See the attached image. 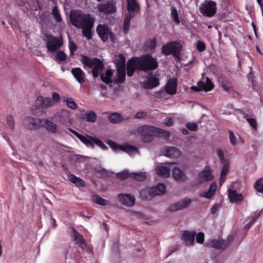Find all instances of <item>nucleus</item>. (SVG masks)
<instances>
[{"mask_svg":"<svg viewBox=\"0 0 263 263\" xmlns=\"http://www.w3.org/2000/svg\"><path fill=\"white\" fill-rule=\"evenodd\" d=\"M80 56V61L84 65V67L93 68L91 70L88 71V73H91L94 78H98L100 75L102 81L106 84H109L114 82V80L111 79L113 74L112 70L107 69L104 76L103 73L104 65L101 60L97 58H90L84 54H81Z\"/></svg>","mask_w":263,"mask_h":263,"instance_id":"f257e3e1","label":"nucleus"},{"mask_svg":"<svg viewBox=\"0 0 263 263\" xmlns=\"http://www.w3.org/2000/svg\"><path fill=\"white\" fill-rule=\"evenodd\" d=\"M93 17L90 14H85L79 9L71 10L69 12V20L71 24L77 28H82L87 21H90Z\"/></svg>","mask_w":263,"mask_h":263,"instance_id":"f03ea898","label":"nucleus"},{"mask_svg":"<svg viewBox=\"0 0 263 263\" xmlns=\"http://www.w3.org/2000/svg\"><path fill=\"white\" fill-rule=\"evenodd\" d=\"M165 185L164 183H159L157 185L146 187L140 192V196L144 200H151L156 196L163 195L165 192Z\"/></svg>","mask_w":263,"mask_h":263,"instance_id":"7ed1b4c3","label":"nucleus"},{"mask_svg":"<svg viewBox=\"0 0 263 263\" xmlns=\"http://www.w3.org/2000/svg\"><path fill=\"white\" fill-rule=\"evenodd\" d=\"M138 64L140 65V70L147 72L156 69L158 67L157 60L149 54H144L139 57Z\"/></svg>","mask_w":263,"mask_h":263,"instance_id":"20e7f679","label":"nucleus"},{"mask_svg":"<svg viewBox=\"0 0 263 263\" xmlns=\"http://www.w3.org/2000/svg\"><path fill=\"white\" fill-rule=\"evenodd\" d=\"M182 46L178 41H172L162 46L161 53L165 55L172 54L175 58H180Z\"/></svg>","mask_w":263,"mask_h":263,"instance_id":"39448f33","label":"nucleus"},{"mask_svg":"<svg viewBox=\"0 0 263 263\" xmlns=\"http://www.w3.org/2000/svg\"><path fill=\"white\" fill-rule=\"evenodd\" d=\"M137 132L143 142H149L156 137V127L149 125H143L138 128Z\"/></svg>","mask_w":263,"mask_h":263,"instance_id":"423d86ee","label":"nucleus"},{"mask_svg":"<svg viewBox=\"0 0 263 263\" xmlns=\"http://www.w3.org/2000/svg\"><path fill=\"white\" fill-rule=\"evenodd\" d=\"M234 240V237L233 235H229L226 239H210L204 245L217 250H224L231 246Z\"/></svg>","mask_w":263,"mask_h":263,"instance_id":"0eeeda50","label":"nucleus"},{"mask_svg":"<svg viewBox=\"0 0 263 263\" xmlns=\"http://www.w3.org/2000/svg\"><path fill=\"white\" fill-rule=\"evenodd\" d=\"M97 11L100 14L110 15L117 11L116 4L112 0L100 3L97 6Z\"/></svg>","mask_w":263,"mask_h":263,"instance_id":"6e6552de","label":"nucleus"},{"mask_svg":"<svg viewBox=\"0 0 263 263\" xmlns=\"http://www.w3.org/2000/svg\"><path fill=\"white\" fill-rule=\"evenodd\" d=\"M213 178V176L210 168L206 166L199 173L196 178L193 180V183L195 185H198L204 182L212 180Z\"/></svg>","mask_w":263,"mask_h":263,"instance_id":"1a4fd4ad","label":"nucleus"},{"mask_svg":"<svg viewBox=\"0 0 263 263\" xmlns=\"http://www.w3.org/2000/svg\"><path fill=\"white\" fill-rule=\"evenodd\" d=\"M216 10V3L212 1L205 0L200 8V12L208 17L214 16Z\"/></svg>","mask_w":263,"mask_h":263,"instance_id":"9d476101","label":"nucleus"},{"mask_svg":"<svg viewBox=\"0 0 263 263\" xmlns=\"http://www.w3.org/2000/svg\"><path fill=\"white\" fill-rule=\"evenodd\" d=\"M63 45L62 39L59 40L58 37L51 35L47 36L46 48L49 52H54L60 48Z\"/></svg>","mask_w":263,"mask_h":263,"instance_id":"9b49d317","label":"nucleus"},{"mask_svg":"<svg viewBox=\"0 0 263 263\" xmlns=\"http://www.w3.org/2000/svg\"><path fill=\"white\" fill-rule=\"evenodd\" d=\"M42 119L28 116L23 120L24 127L30 130H34L41 127Z\"/></svg>","mask_w":263,"mask_h":263,"instance_id":"f8f14e48","label":"nucleus"},{"mask_svg":"<svg viewBox=\"0 0 263 263\" xmlns=\"http://www.w3.org/2000/svg\"><path fill=\"white\" fill-rule=\"evenodd\" d=\"M83 143H84L86 146L91 148H94L95 144H96L103 150L107 149V146L101 140L96 137L87 135L83 142Z\"/></svg>","mask_w":263,"mask_h":263,"instance_id":"ddd939ff","label":"nucleus"},{"mask_svg":"<svg viewBox=\"0 0 263 263\" xmlns=\"http://www.w3.org/2000/svg\"><path fill=\"white\" fill-rule=\"evenodd\" d=\"M214 87V84L209 77H206L205 82L199 81L197 82V86H192L191 88L192 90L195 91H200L201 90L209 91L211 90Z\"/></svg>","mask_w":263,"mask_h":263,"instance_id":"4468645a","label":"nucleus"},{"mask_svg":"<svg viewBox=\"0 0 263 263\" xmlns=\"http://www.w3.org/2000/svg\"><path fill=\"white\" fill-rule=\"evenodd\" d=\"M191 200L189 198H185L182 200L171 204L168 208L170 212H175L183 210L189 206L191 203Z\"/></svg>","mask_w":263,"mask_h":263,"instance_id":"2eb2a0df","label":"nucleus"},{"mask_svg":"<svg viewBox=\"0 0 263 263\" xmlns=\"http://www.w3.org/2000/svg\"><path fill=\"white\" fill-rule=\"evenodd\" d=\"M139 57H133L127 61L126 64L127 74L131 77L136 69L140 70V65L138 64Z\"/></svg>","mask_w":263,"mask_h":263,"instance_id":"dca6fc26","label":"nucleus"},{"mask_svg":"<svg viewBox=\"0 0 263 263\" xmlns=\"http://www.w3.org/2000/svg\"><path fill=\"white\" fill-rule=\"evenodd\" d=\"M110 30L107 24H99L96 28L97 34L103 42L108 40Z\"/></svg>","mask_w":263,"mask_h":263,"instance_id":"f3484780","label":"nucleus"},{"mask_svg":"<svg viewBox=\"0 0 263 263\" xmlns=\"http://www.w3.org/2000/svg\"><path fill=\"white\" fill-rule=\"evenodd\" d=\"M196 233L195 231L184 230L181 234V239L186 246H193Z\"/></svg>","mask_w":263,"mask_h":263,"instance_id":"a211bd4d","label":"nucleus"},{"mask_svg":"<svg viewBox=\"0 0 263 263\" xmlns=\"http://www.w3.org/2000/svg\"><path fill=\"white\" fill-rule=\"evenodd\" d=\"M177 87V80L175 78L169 79L165 86L164 89L166 92L170 95L176 94Z\"/></svg>","mask_w":263,"mask_h":263,"instance_id":"6ab92c4d","label":"nucleus"},{"mask_svg":"<svg viewBox=\"0 0 263 263\" xmlns=\"http://www.w3.org/2000/svg\"><path fill=\"white\" fill-rule=\"evenodd\" d=\"M160 84L158 78L152 76L148 78L141 83V86L144 89H151L157 87Z\"/></svg>","mask_w":263,"mask_h":263,"instance_id":"aec40b11","label":"nucleus"},{"mask_svg":"<svg viewBox=\"0 0 263 263\" xmlns=\"http://www.w3.org/2000/svg\"><path fill=\"white\" fill-rule=\"evenodd\" d=\"M118 198L119 201L124 205L127 206H132L135 202L134 196L128 194H119Z\"/></svg>","mask_w":263,"mask_h":263,"instance_id":"412c9836","label":"nucleus"},{"mask_svg":"<svg viewBox=\"0 0 263 263\" xmlns=\"http://www.w3.org/2000/svg\"><path fill=\"white\" fill-rule=\"evenodd\" d=\"M52 104V100L50 98H44L42 96H38L35 100V105L37 108H47Z\"/></svg>","mask_w":263,"mask_h":263,"instance_id":"4be33fe9","label":"nucleus"},{"mask_svg":"<svg viewBox=\"0 0 263 263\" xmlns=\"http://www.w3.org/2000/svg\"><path fill=\"white\" fill-rule=\"evenodd\" d=\"M228 192V197L231 203L237 204L243 201V197L242 195L238 193L236 190L229 189Z\"/></svg>","mask_w":263,"mask_h":263,"instance_id":"5701e85b","label":"nucleus"},{"mask_svg":"<svg viewBox=\"0 0 263 263\" xmlns=\"http://www.w3.org/2000/svg\"><path fill=\"white\" fill-rule=\"evenodd\" d=\"M94 22V18L90 21H87V23L83 26L82 28H80L82 29V33L83 35L88 40L92 39V34L91 30L93 26Z\"/></svg>","mask_w":263,"mask_h":263,"instance_id":"b1692460","label":"nucleus"},{"mask_svg":"<svg viewBox=\"0 0 263 263\" xmlns=\"http://www.w3.org/2000/svg\"><path fill=\"white\" fill-rule=\"evenodd\" d=\"M41 127H44L48 132L54 134L57 132V126L48 119H42Z\"/></svg>","mask_w":263,"mask_h":263,"instance_id":"393cba45","label":"nucleus"},{"mask_svg":"<svg viewBox=\"0 0 263 263\" xmlns=\"http://www.w3.org/2000/svg\"><path fill=\"white\" fill-rule=\"evenodd\" d=\"M71 73L80 84H82L85 82V74L80 67L72 68Z\"/></svg>","mask_w":263,"mask_h":263,"instance_id":"a878e982","label":"nucleus"},{"mask_svg":"<svg viewBox=\"0 0 263 263\" xmlns=\"http://www.w3.org/2000/svg\"><path fill=\"white\" fill-rule=\"evenodd\" d=\"M172 176L176 181L179 182H183L187 179L185 173L177 167L173 168Z\"/></svg>","mask_w":263,"mask_h":263,"instance_id":"bb28decb","label":"nucleus"},{"mask_svg":"<svg viewBox=\"0 0 263 263\" xmlns=\"http://www.w3.org/2000/svg\"><path fill=\"white\" fill-rule=\"evenodd\" d=\"M164 155L170 158H178L180 155V152L177 147H167L164 149Z\"/></svg>","mask_w":263,"mask_h":263,"instance_id":"cd10ccee","label":"nucleus"},{"mask_svg":"<svg viewBox=\"0 0 263 263\" xmlns=\"http://www.w3.org/2000/svg\"><path fill=\"white\" fill-rule=\"evenodd\" d=\"M135 16V14L134 13L127 12L125 14L123 27V31L125 34L128 33L130 28L131 19Z\"/></svg>","mask_w":263,"mask_h":263,"instance_id":"c85d7f7f","label":"nucleus"},{"mask_svg":"<svg viewBox=\"0 0 263 263\" xmlns=\"http://www.w3.org/2000/svg\"><path fill=\"white\" fill-rule=\"evenodd\" d=\"M128 12L134 13L137 12L140 10V5L137 0H127Z\"/></svg>","mask_w":263,"mask_h":263,"instance_id":"c756f323","label":"nucleus"},{"mask_svg":"<svg viewBox=\"0 0 263 263\" xmlns=\"http://www.w3.org/2000/svg\"><path fill=\"white\" fill-rule=\"evenodd\" d=\"M216 187L217 186L215 183H212L209 187L208 191L202 192L200 196L207 199L211 198L214 196L216 192Z\"/></svg>","mask_w":263,"mask_h":263,"instance_id":"7c9ffc66","label":"nucleus"},{"mask_svg":"<svg viewBox=\"0 0 263 263\" xmlns=\"http://www.w3.org/2000/svg\"><path fill=\"white\" fill-rule=\"evenodd\" d=\"M156 174L160 176L167 178L170 176V169L166 166L158 165L155 168Z\"/></svg>","mask_w":263,"mask_h":263,"instance_id":"2f4dec72","label":"nucleus"},{"mask_svg":"<svg viewBox=\"0 0 263 263\" xmlns=\"http://www.w3.org/2000/svg\"><path fill=\"white\" fill-rule=\"evenodd\" d=\"M109 121L112 124H117L122 122L123 117L118 112H112L108 117Z\"/></svg>","mask_w":263,"mask_h":263,"instance_id":"473e14b6","label":"nucleus"},{"mask_svg":"<svg viewBox=\"0 0 263 263\" xmlns=\"http://www.w3.org/2000/svg\"><path fill=\"white\" fill-rule=\"evenodd\" d=\"M97 118L96 114L92 110L89 111L82 115L81 119L89 122H95Z\"/></svg>","mask_w":263,"mask_h":263,"instance_id":"72a5a7b5","label":"nucleus"},{"mask_svg":"<svg viewBox=\"0 0 263 263\" xmlns=\"http://www.w3.org/2000/svg\"><path fill=\"white\" fill-rule=\"evenodd\" d=\"M118 77L114 79L115 83H122L125 81L126 68L117 69Z\"/></svg>","mask_w":263,"mask_h":263,"instance_id":"f704fd0d","label":"nucleus"},{"mask_svg":"<svg viewBox=\"0 0 263 263\" xmlns=\"http://www.w3.org/2000/svg\"><path fill=\"white\" fill-rule=\"evenodd\" d=\"M68 179L72 183H74L78 186H84L85 185V181L74 175L70 174L68 175Z\"/></svg>","mask_w":263,"mask_h":263,"instance_id":"c9c22d12","label":"nucleus"},{"mask_svg":"<svg viewBox=\"0 0 263 263\" xmlns=\"http://www.w3.org/2000/svg\"><path fill=\"white\" fill-rule=\"evenodd\" d=\"M72 232L74 240L77 243L81 245L85 243V241L82 235L79 233L74 228H72Z\"/></svg>","mask_w":263,"mask_h":263,"instance_id":"e433bc0d","label":"nucleus"},{"mask_svg":"<svg viewBox=\"0 0 263 263\" xmlns=\"http://www.w3.org/2000/svg\"><path fill=\"white\" fill-rule=\"evenodd\" d=\"M126 60L124 55L123 54H120L118 55V59L116 61V65L117 69L125 68Z\"/></svg>","mask_w":263,"mask_h":263,"instance_id":"4c0bfd02","label":"nucleus"},{"mask_svg":"<svg viewBox=\"0 0 263 263\" xmlns=\"http://www.w3.org/2000/svg\"><path fill=\"white\" fill-rule=\"evenodd\" d=\"M170 132L156 127V137L158 136L167 139L170 138Z\"/></svg>","mask_w":263,"mask_h":263,"instance_id":"58836bf2","label":"nucleus"},{"mask_svg":"<svg viewBox=\"0 0 263 263\" xmlns=\"http://www.w3.org/2000/svg\"><path fill=\"white\" fill-rule=\"evenodd\" d=\"M92 201L96 204L101 205H107L109 204V201L106 200L99 195H95L92 196Z\"/></svg>","mask_w":263,"mask_h":263,"instance_id":"ea45409f","label":"nucleus"},{"mask_svg":"<svg viewBox=\"0 0 263 263\" xmlns=\"http://www.w3.org/2000/svg\"><path fill=\"white\" fill-rule=\"evenodd\" d=\"M120 149L128 153L129 155L134 154L138 151L136 147L129 145H121Z\"/></svg>","mask_w":263,"mask_h":263,"instance_id":"a19ab883","label":"nucleus"},{"mask_svg":"<svg viewBox=\"0 0 263 263\" xmlns=\"http://www.w3.org/2000/svg\"><path fill=\"white\" fill-rule=\"evenodd\" d=\"M222 164L223 165V167L220 172V178L219 181L220 183H222L224 182L226 179V176L229 172V164L227 162L222 163Z\"/></svg>","mask_w":263,"mask_h":263,"instance_id":"79ce46f5","label":"nucleus"},{"mask_svg":"<svg viewBox=\"0 0 263 263\" xmlns=\"http://www.w3.org/2000/svg\"><path fill=\"white\" fill-rule=\"evenodd\" d=\"M116 177L121 180H124L131 178V173L128 170H124L122 172L116 173Z\"/></svg>","mask_w":263,"mask_h":263,"instance_id":"37998d69","label":"nucleus"},{"mask_svg":"<svg viewBox=\"0 0 263 263\" xmlns=\"http://www.w3.org/2000/svg\"><path fill=\"white\" fill-rule=\"evenodd\" d=\"M131 178L139 181H143L146 179V176L145 173L142 172L131 173Z\"/></svg>","mask_w":263,"mask_h":263,"instance_id":"c03bdc74","label":"nucleus"},{"mask_svg":"<svg viewBox=\"0 0 263 263\" xmlns=\"http://www.w3.org/2000/svg\"><path fill=\"white\" fill-rule=\"evenodd\" d=\"M51 14L53 15L56 23H59L62 22V18L57 7H54L51 11Z\"/></svg>","mask_w":263,"mask_h":263,"instance_id":"a18cd8bd","label":"nucleus"},{"mask_svg":"<svg viewBox=\"0 0 263 263\" xmlns=\"http://www.w3.org/2000/svg\"><path fill=\"white\" fill-rule=\"evenodd\" d=\"M171 16L177 24H179L180 20L178 17V13L175 7L173 6L171 8Z\"/></svg>","mask_w":263,"mask_h":263,"instance_id":"49530a36","label":"nucleus"},{"mask_svg":"<svg viewBox=\"0 0 263 263\" xmlns=\"http://www.w3.org/2000/svg\"><path fill=\"white\" fill-rule=\"evenodd\" d=\"M67 55L66 53L62 50H59L57 52L55 59L59 62H63L66 60Z\"/></svg>","mask_w":263,"mask_h":263,"instance_id":"de8ad7c7","label":"nucleus"},{"mask_svg":"<svg viewBox=\"0 0 263 263\" xmlns=\"http://www.w3.org/2000/svg\"><path fill=\"white\" fill-rule=\"evenodd\" d=\"M254 187L258 192L263 193V178L259 179L255 182Z\"/></svg>","mask_w":263,"mask_h":263,"instance_id":"09e8293b","label":"nucleus"},{"mask_svg":"<svg viewBox=\"0 0 263 263\" xmlns=\"http://www.w3.org/2000/svg\"><path fill=\"white\" fill-rule=\"evenodd\" d=\"M64 102H65L66 105L70 108L75 109L77 108V105L71 98H68L64 99Z\"/></svg>","mask_w":263,"mask_h":263,"instance_id":"8fccbe9b","label":"nucleus"},{"mask_svg":"<svg viewBox=\"0 0 263 263\" xmlns=\"http://www.w3.org/2000/svg\"><path fill=\"white\" fill-rule=\"evenodd\" d=\"M68 47L69 49V55L72 57L74 55V52L77 50V46L74 42L72 41H69Z\"/></svg>","mask_w":263,"mask_h":263,"instance_id":"3c124183","label":"nucleus"},{"mask_svg":"<svg viewBox=\"0 0 263 263\" xmlns=\"http://www.w3.org/2000/svg\"><path fill=\"white\" fill-rule=\"evenodd\" d=\"M95 172L97 174H100L103 177H107L109 175V172L101 167L96 168L95 169Z\"/></svg>","mask_w":263,"mask_h":263,"instance_id":"603ef678","label":"nucleus"},{"mask_svg":"<svg viewBox=\"0 0 263 263\" xmlns=\"http://www.w3.org/2000/svg\"><path fill=\"white\" fill-rule=\"evenodd\" d=\"M59 117L61 119L62 121H67L69 120V111L66 109L62 110L60 113Z\"/></svg>","mask_w":263,"mask_h":263,"instance_id":"864d4df0","label":"nucleus"},{"mask_svg":"<svg viewBox=\"0 0 263 263\" xmlns=\"http://www.w3.org/2000/svg\"><path fill=\"white\" fill-rule=\"evenodd\" d=\"M68 130L72 134H73L77 138H78L82 143L84 141V139L86 137V136H83L76 130L72 129L71 128H68Z\"/></svg>","mask_w":263,"mask_h":263,"instance_id":"5fc2aeb1","label":"nucleus"},{"mask_svg":"<svg viewBox=\"0 0 263 263\" xmlns=\"http://www.w3.org/2000/svg\"><path fill=\"white\" fill-rule=\"evenodd\" d=\"M7 123L10 128L13 130L14 128V121L13 117L11 115L7 116Z\"/></svg>","mask_w":263,"mask_h":263,"instance_id":"6e6d98bb","label":"nucleus"},{"mask_svg":"<svg viewBox=\"0 0 263 263\" xmlns=\"http://www.w3.org/2000/svg\"><path fill=\"white\" fill-rule=\"evenodd\" d=\"M187 129L191 131H196L198 129V125L196 123L188 122L186 124Z\"/></svg>","mask_w":263,"mask_h":263,"instance_id":"4d7b16f0","label":"nucleus"},{"mask_svg":"<svg viewBox=\"0 0 263 263\" xmlns=\"http://www.w3.org/2000/svg\"><path fill=\"white\" fill-rule=\"evenodd\" d=\"M107 143L112 149L115 151L120 149V147L121 146V145L117 144L116 143L111 140H108L107 141Z\"/></svg>","mask_w":263,"mask_h":263,"instance_id":"13d9d810","label":"nucleus"},{"mask_svg":"<svg viewBox=\"0 0 263 263\" xmlns=\"http://www.w3.org/2000/svg\"><path fill=\"white\" fill-rule=\"evenodd\" d=\"M196 242L202 244L204 241V234L203 232H199L196 235Z\"/></svg>","mask_w":263,"mask_h":263,"instance_id":"bf43d9fd","label":"nucleus"},{"mask_svg":"<svg viewBox=\"0 0 263 263\" xmlns=\"http://www.w3.org/2000/svg\"><path fill=\"white\" fill-rule=\"evenodd\" d=\"M216 151H217V154L218 157L221 164L227 162L224 158V156L223 153V152L219 148L217 149Z\"/></svg>","mask_w":263,"mask_h":263,"instance_id":"052dcab7","label":"nucleus"},{"mask_svg":"<svg viewBox=\"0 0 263 263\" xmlns=\"http://www.w3.org/2000/svg\"><path fill=\"white\" fill-rule=\"evenodd\" d=\"M261 213L262 210L257 211L255 212L252 213L250 216L251 219L255 222L256 220L259 218V217L261 215Z\"/></svg>","mask_w":263,"mask_h":263,"instance_id":"680f3d73","label":"nucleus"},{"mask_svg":"<svg viewBox=\"0 0 263 263\" xmlns=\"http://www.w3.org/2000/svg\"><path fill=\"white\" fill-rule=\"evenodd\" d=\"M196 48L199 51L202 52L205 49V45L203 42L198 41L196 44Z\"/></svg>","mask_w":263,"mask_h":263,"instance_id":"e2e57ef3","label":"nucleus"},{"mask_svg":"<svg viewBox=\"0 0 263 263\" xmlns=\"http://www.w3.org/2000/svg\"><path fill=\"white\" fill-rule=\"evenodd\" d=\"M248 78L249 82L252 84V86L254 85L255 83V78L254 77V74L252 72V69L251 67H250V71L249 74L248 75Z\"/></svg>","mask_w":263,"mask_h":263,"instance_id":"0e129e2a","label":"nucleus"},{"mask_svg":"<svg viewBox=\"0 0 263 263\" xmlns=\"http://www.w3.org/2000/svg\"><path fill=\"white\" fill-rule=\"evenodd\" d=\"M247 121L249 123L250 125L254 129H256L257 127V124L255 119L251 118L247 119Z\"/></svg>","mask_w":263,"mask_h":263,"instance_id":"69168bd1","label":"nucleus"},{"mask_svg":"<svg viewBox=\"0 0 263 263\" xmlns=\"http://www.w3.org/2000/svg\"><path fill=\"white\" fill-rule=\"evenodd\" d=\"M221 87L227 92H230L233 91V87L231 85L227 84L225 82H222L221 84Z\"/></svg>","mask_w":263,"mask_h":263,"instance_id":"338daca9","label":"nucleus"},{"mask_svg":"<svg viewBox=\"0 0 263 263\" xmlns=\"http://www.w3.org/2000/svg\"><path fill=\"white\" fill-rule=\"evenodd\" d=\"M229 138H230V142H231V144L233 145H235L237 143V138H236V136L234 135L233 132L231 130L229 131Z\"/></svg>","mask_w":263,"mask_h":263,"instance_id":"774afa93","label":"nucleus"}]
</instances>
